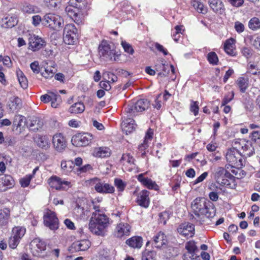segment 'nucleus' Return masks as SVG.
Here are the masks:
<instances>
[{
    "mask_svg": "<svg viewBox=\"0 0 260 260\" xmlns=\"http://www.w3.org/2000/svg\"><path fill=\"white\" fill-rule=\"evenodd\" d=\"M149 106V102L147 99H140L135 103L128 105L125 108L124 113L129 114L130 116H135L137 112L146 110Z\"/></svg>",
    "mask_w": 260,
    "mask_h": 260,
    "instance_id": "obj_6",
    "label": "nucleus"
},
{
    "mask_svg": "<svg viewBox=\"0 0 260 260\" xmlns=\"http://www.w3.org/2000/svg\"><path fill=\"white\" fill-rule=\"evenodd\" d=\"M78 3L79 4H76V7H74L72 6H68L65 8L66 13L69 16V17L72 19H74L75 16H77V14L78 13L77 11H78L77 8L83 9L86 7V5L84 3H83L82 5L80 4V3L78 2Z\"/></svg>",
    "mask_w": 260,
    "mask_h": 260,
    "instance_id": "obj_27",
    "label": "nucleus"
},
{
    "mask_svg": "<svg viewBox=\"0 0 260 260\" xmlns=\"http://www.w3.org/2000/svg\"><path fill=\"white\" fill-rule=\"evenodd\" d=\"M48 184L50 186L56 190H64L66 187H69L70 182L67 181H62L61 179L57 176H52L48 179Z\"/></svg>",
    "mask_w": 260,
    "mask_h": 260,
    "instance_id": "obj_15",
    "label": "nucleus"
},
{
    "mask_svg": "<svg viewBox=\"0 0 260 260\" xmlns=\"http://www.w3.org/2000/svg\"><path fill=\"white\" fill-rule=\"evenodd\" d=\"M85 110V107L82 103H76L72 105L69 108V111L71 113L78 114L82 113Z\"/></svg>",
    "mask_w": 260,
    "mask_h": 260,
    "instance_id": "obj_37",
    "label": "nucleus"
},
{
    "mask_svg": "<svg viewBox=\"0 0 260 260\" xmlns=\"http://www.w3.org/2000/svg\"><path fill=\"white\" fill-rule=\"evenodd\" d=\"M234 93L233 91L229 92L227 94L222 100L221 106H225L226 104L230 102L234 98Z\"/></svg>",
    "mask_w": 260,
    "mask_h": 260,
    "instance_id": "obj_53",
    "label": "nucleus"
},
{
    "mask_svg": "<svg viewBox=\"0 0 260 260\" xmlns=\"http://www.w3.org/2000/svg\"><path fill=\"white\" fill-rule=\"evenodd\" d=\"M156 253L152 251H145L143 252L142 260H155Z\"/></svg>",
    "mask_w": 260,
    "mask_h": 260,
    "instance_id": "obj_46",
    "label": "nucleus"
},
{
    "mask_svg": "<svg viewBox=\"0 0 260 260\" xmlns=\"http://www.w3.org/2000/svg\"><path fill=\"white\" fill-rule=\"evenodd\" d=\"M153 136V130L151 128H149L145 137L144 142L141 144V147L146 149L148 147V144L152 140Z\"/></svg>",
    "mask_w": 260,
    "mask_h": 260,
    "instance_id": "obj_41",
    "label": "nucleus"
},
{
    "mask_svg": "<svg viewBox=\"0 0 260 260\" xmlns=\"http://www.w3.org/2000/svg\"><path fill=\"white\" fill-rule=\"evenodd\" d=\"M10 216V210L5 208L0 210V224L1 225H6L9 221Z\"/></svg>",
    "mask_w": 260,
    "mask_h": 260,
    "instance_id": "obj_33",
    "label": "nucleus"
},
{
    "mask_svg": "<svg viewBox=\"0 0 260 260\" xmlns=\"http://www.w3.org/2000/svg\"><path fill=\"white\" fill-rule=\"evenodd\" d=\"M42 24L51 29L59 31L63 25V20L59 15L49 13L44 16Z\"/></svg>",
    "mask_w": 260,
    "mask_h": 260,
    "instance_id": "obj_4",
    "label": "nucleus"
},
{
    "mask_svg": "<svg viewBox=\"0 0 260 260\" xmlns=\"http://www.w3.org/2000/svg\"><path fill=\"white\" fill-rule=\"evenodd\" d=\"M114 184L119 191H123L126 185L121 179L117 178L115 179Z\"/></svg>",
    "mask_w": 260,
    "mask_h": 260,
    "instance_id": "obj_49",
    "label": "nucleus"
},
{
    "mask_svg": "<svg viewBox=\"0 0 260 260\" xmlns=\"http://www.w3.org/2000/svg\"><path fill=\"white\" fill-rule=\"evenodd\" d=\"M207 59L210 64L213 65L217 64L218 58L217 54L214 52H211L208 54Z\"/></svg>",
    "mask_w": 260,
    "mask_h": 260,
    "instance_id": "obj_47",
    "label": "nucleus"
},
{
    "mask_svg": "<svg viewBox=\"0 0 260 260\" xmlns=\"http://www.w3.org/2000/svg\"><path fill=\"white\" fill-rule=\"evenodd\" d=\"M94 155L98 157H106L110 155V151L108 147H100L95 149Z\"/></svg>",
    "mask_w": 260,
    "mask_h": 260,
    "instance_id": "obj_34",
    "label": "nucleus"
},
{
    "mask_svg": "<svg viewBox=\"0 0 260 260\" xmlns=\"http://www.w3.org/2000/svg\"><path fill=\"white\" fill-rule=\"evenodd\" d=\"M131 226L126 223H120L115 230L114 234L117 238H121L124 236H128L130 233Z\"/></svg>",
    "mask_w": 260,
    "mask_h": 260,
    "instance_id": "obj_21",
    "label": "nucleus"
},
{
    "mask_svg": "<svg viewBox=\"0 0 260 260\" xmlns=\"http://www.w3.org/2000/svg\"><path fill=\"white\" fill-rule=\"evenodd\" d=\"M242 142L243 145L242 146V152H241V154L245 157L252 156L255 152L252 145L250 143L247 142L246 144L243 141Z\"/></svg>",
    "mask_w": 260,
    "mask_h": 260,
    "instance_id": "obj_31",
    "label": "nucleus"
},
{
    "mask_svg": "<svg viewBox=\"0 0 260 260\" xmlns=\"http://www.w3.org/2000/svg\"><path fill=\"white\" fill-rule=\"evenodd\" d=\"M59 4L58 0H52L49 3L46 4V6L50 9H55Z\"/></svg>",
    "mask_w": 260,
    "mask_h": 260,
    "instance_id": "obj_64",
    "label": "nucleus"
},
{
    "mask_svg": "<svg viewBox=\"0 0 260 260\" xmlns=\"http://www.w3.org/2000/svg\"><path fill=\"white\" fill-rule=\"evenodd\" d=\"M42 19L40 15H35L32 17V23L35 26H38Z\"/></svg>",
    "mask_w": 260,
    "mask_h": 260,
    "instance_id": "obj_62",
    "label": "nucleus"
},
{
    "mask_svg": "<svg viewBox=\"0 0 260 260\" xmlns=\"http://www.w3.org/2000/svg\"><path fill=\"white\" fill-rule=\"evenodd\" d=\"M77 29L73 24H67L63 30V41L66 44H74L77 39Z\"/></svg>",
    "mask_w": 260,
    "mask_h": 260,
    "instance_id": "obj_8",
    "label": "nucleus"
},
{
    "mask_svg": "<svg viewBox=\"0 0 260 260\" xmlns=\"http://www.w3.org/2000/svg\"><path fill=\"white\" fill-rule=\"evenodd\" d=\"M225 157L227 161L232 167L238 168L243 166L242 156L241 152H240V151L230 149L226 153Z\"/></svg>",
    "mask_w": 260,
    "mask_h": 260,
    "instance_id": "obj_7",
    "label": "nucleus"
},
{
    "mask_svg": "<svg viewBox=\"0 0 260 260\" xmlns=\"http://www.w3.org/2000/svg\"><path fill=\"white\" fill-rule=\"evenodd\" d=\"M16 74L20 86L23 89L26 88L28 86V81L23 73L18 69L16 71Z\"/></svg>",
    "mask_w": 260,
    "mask_h": 260,
    "instance_id": "obj_36",
    "label": "nucleus"
},
{
    "mask_svg": "<svg viewBox=\"0 0 260 260\" xmlns=\"http://www.w3.org/2000/svg\"><path fill=\"white\" fill-rule=\"evenodd\" d=\"M138 180L143 185L145 186L149 189H154L155 190L157 189L158 186L154 181H153L151 179L148 178H145L144 177V174H140L138 175Z\"/></svg>",
    "mask_w": 260,
    "mask_h": 260,
    "instance_id": "obj_26",
    "label": "nucleus"
},
{
    "mask_svg": "<svg viewBox=\"0 0 260 260\" xmlns=\"http://www.w3.org/2000/svg\"><path fill=\"white\" fill-rule=\"evenodd\" d=\"M126 114V117H124V119L121 123V127L123 131L127 135L136 128V124L135 123V121L131 118L134 116H130L129 114Z\"/></svg>",
    "mask_w": 260,
    "mask_h": 260,
    "instance_id": "obj_18",
    "label": "nucleus"
},
{
    "mask_svg": "<svg viewBox=\"0 0 260 260\" xmlns=\"http://www.w3.org/2000/svg\"><path fill=\"white\" fill-rule=\"evenodd\" d=\"M90 245V243L89 240H83L74 243L72 247L76 251H85L89 248Z\"/></svg>",
    "mask_w": 260,
    "mask_h": 260,
    "instance_id": "obj_28",
    "label": "nucleus"
},
{
    "mask_svg": "<svg viewBox=\"0 0 260 260\" xmlns=\"http://www.w3.org/2000/svg\"><path fill=\"white\" fill-rule=\"evenodd\" d=\"M52 144L54 148L59 152L62 151L66 147L64 138L60 133L56 134L53 136Z\"/></svg>",
    "mask_w": 260,
    "mask_h": 260,
    "instance_id": "obj_20",
    "label": "nucleus"
},
{
    "mask_svg": "<svg viewBox=\"0 0 260 260\" xmlns=\"http://www.w3.org/2000/svg\"><path fill=\"white\" fill-rule=\"evenodd\" d=\"M149 194L150 192L147 190H143L139 192L136 199L138 205L145 208H148L150 204Z\"/></svg>",
    "mask_w": 260,
    "mask_h": 260,
    "instance_id": "obj_19",
    "label": "nucleus"
},
{
    "mask_svg": "<svg viewBox=\"0 0 260 260\" xmlns=\"http://www.w3.org/2000/svg\"><path fill=\"white\" fill-rule=\"evenodd\" d=\"M2 26L5 28H12L15 26L17 23V20L16 18L12 17H6L3 19Z\"/></svg>",
    "mask_w": 260,
    "mask_h": 260,
    "instance_id": "obj_38",
    "label": "nucleus"
},
{
    "mask_svg": "<svg viewBox=\"0 0 260 260\" xmlns=\"http://www.w3.org/2000/svg\"><path fill=\"white\" fill-rule=\"evenodd\" d=\"M234 39L231 38L227 40L224 45V50L229 55L234 56L236 55V52L234 49Z\"/></svg>",
    "mask_w": 260,
    "mask_h": 260,
    "instance_id": "obj_30",
    "label": "nucleus"
},
{
    "mask_svg": "<svg viewBox=\"0 0 260 260\" xmlns=\"http://www.w3.org/2000/svg\"><path fill=\"white\" fill-rule=\"evenodd\" d=\"M93 139L92 135L89 133L78 134L72 137V142L77 147L88 145Z\"/></svg>",
    "mask_w": 260,
    "mask_h": 260,
    "instance_id": "obj_10",
    "label": "nucleus"
},
{
    "mask_svg": "<svg viewBox=\"0 0 260 260\" xmlns=\"http://www.w3.org/2000/svg\"><path fill=\"white\" fill-rule=\"evenodd\" d=\"M29 47L33 51H36L46 46L45 41L35 35H30L28 38Z\"/></svg>",
    "mask_w": 260,
    "mask_h": 260,
    "instance_id": "obj_14",
    "label": "nucleus"
},
{
    "mask_svg": "<svg viewBox=\"0 0 260 260\" xmlns=\"http://www.w3.org/2000/svg\"><path fill=\"white\" fill-rule=\"evenodd\" d=\"M208 189L211 191V192H218V193H220L221 192L222 190L221 188L219 186H217L214 183H212L209 185Z\"/></svg>",
    "mask_w": 260,
    "mask_h": 260,
    "instance_id": "obj_58",
    "label": "nucleus"
},
{
    "mask_svg": "<svg viewBox=\"0 0 260 260\" xmlns=\"http://www.w3.org/2000/svg\"><path fill=\"white\" fill-rule=\"evenodd\" d=\"M20 242V240L12 235L10 238L9 240V245L10 247L12 249L15 248Z\"/></svg>",
    "mask_w": 260,
    "mask_h": 260,
    "instance_id": "obj_52",
    "label": "nucleus"
},
{
    "mask_svg": "<svg viewBox=\"0 0 260 260\" xmlns=\"http://www.w3.org/2000/svg\"><path fill=\"white\" fill-rule=\"evenodd\" d=\"M199 103L198 102L192 101V103L190 105V109L192 112L195 116L197 115L199 112Z\"/></svg>",
    "mask_w": 260,
    "mask_h": 260,
    "instance_id": "obj_56",
    "label": "nucleus"
},
{
    "mask_svg": "<svg viewBox=\"0 0 260 260\" xmlns=\"http://www.w3.org/2000/svg\"><path fill=\"white\" fill-rule=\"evenodd\" d=\"M209 5L212 10L216 13L222 14L225 9L223 3L220 0H209Z\"/></svg>",
    "mask_w": 260,
    "mask_h": 260,
    "instance_id": "obj_25",
    "label": "nucleus"
},
{
    "mask_svg": "<svg viewBox=\"0 0 260 260\" xmlns=\"http://www.w3.org/2000/svg\"><path fill=\"white\" fill-rule=\"evenodd\" d=\"M74 163L72 161H62L61 164V168L67 172L72 171Z\"/></svg>",
    "mask_w": 260,
    "mask_h": 260,
    "instance_id": "obj_48",
    "label": "nucleus"
},
{
    "mask_svg": "<svg viewBox=\"0 0 260 260\" xmlns=\"http://www.w3.org/2000/svg\"><path fill=\"white\" fill-rule=\"evenodd\" d=\"M100 87L105 90H109L111 89V86L109 81H102L100 83Z\"/></svg>",
    "mask_w": 260,
    "mask_h": 260,
    "instance_id": "obj_63",
    "label": "nucleus"
},
{
    "mask_svg": "<svg viewBox=\"0 0 260 260\" xmlns=\"http://www.w3.org/2000/svg\"><path fill=\"white\" fill-rule=\"evenodd\" d=\"M99 54L107 61H117L119 60L120 54L117 51L113 45L103 40L99 47Z\"/></svg>",
    "mask_w": 260,
    "mask_h": 260,
    "instance_id": "obj_3",
    "label": "nucleus"
},
{
    "mask_svg": "<svg viewBox=\"0 0 260 260\" xmlns=\"http://www.w3.org/2000/svg\"><path fill=\"white\" fill-rule=\"evenodd\" d=\"M110 224L109 218L106 214L93 212L89 221V229L93 234L103 237Z\"/></svg>",
    "mask_w": 260,
    "mask_h": 260,
    "instance_id": "obj_1",
    "label": "nucleus"
},
{
    "mask_svg": "<svg viewBox=\"0 0 260 260\" xmlns=\"http://www.w3.org/2000/svg\"><path fill=\"white\" fill-rule=\"evenodd\" d=\"M25 228L22 226H16L12 230V235L20 240L25 233Z\"/></svg>",
    "mask_w": 260,
    "mask_h": 260,
    "instance_id": "obj_40",
    "label": "nucleus"
},
{
    "mask_svg": "<svg viewBox=\"0 0 260 260\" xmlns=\"http://www.w3.org/2000/svg\"><path fill=\"white\" fill-rule=\"evenodd\" d=\"M91 183L94 185L95 190L99 193H112L114 191V187L98 178L91 180Z\"/></svg>",
    "mask_w": 260,
    "mask_h": 260,
    "instance_id": "obj_9",
    "label": "nucleus"
},
{
    "mask_svg": "<svg viewBox=\"0 0 260 260\" xmlns=\"http://www.w3.org/2000/svg\"><path fill=\"white\" fill-rule=\"evenodd\" d=\"M216 182L222 185H230V180H233L234 176L223 167L215 168L212 173Z\"/></svg>",
    "mask_w": 260,
    "mask_h": 260,
    "instance_id": "obj_5",
    "label": "nucleus"
},
{
    "mask_svg": "<svg viewBox=\"0 0 260 260\" xmlns=\"http://www.w3.org/2000/svg\"><path fill=\"white\" fill-rule=\"evenodd\" d=\"M247 74L256 75L260 73V72L258 71L257 67L253 64H248L247 65Z\"/></svg>",
    "mask_w": 260,
    "mask_h": 260,
    "instance_id": "obj_50",
    "label": "nucleus"
},
{
    "mask_svg": "<svg viewBox=\"0 0 260 260\" xmlns=\"http://www.w3.org/2000/svg\"><path fill=\"white\" fill-rule=\"evenodd\" d=\"M30 67L34 73L38 74L40 72V67L38 61H34L31 63Z\"/></svg>",
    "mask_w": 260,
    "mask_h": 260,
    "instance_id": "obj_60",
    "label": "nucleus"
},
{
    "mask_svg": "<svg viewBox=\"0 0 260 260\" xmlns=\"http://www.w3.org/2000/svg\"><path fill=\"white\" fill-rule=\"evenodd\" d=\"M185 248L187 251L183 255L182 257L184 260H194L199 258V256L196 254L198 247L194 241L186 242Z\"/></svg>",
    "mask_w": 260,
    "mask_h": 260,
    "instance_id": "obj_11",
    "label": "nucleus"
},
{
    "mask_svg": "<svg viewBox=\"0 0 260 260\" xmlns=\"http://www.w3.org/2000/svg\"><path fill=\"white\" fill-rule=\"evenodd\" d=\"M251 138L252 141L260 145V131H253L251 134Z\"/></svg>",
    "mask_w": 260,
    "mask_h": 260,
    "instance_id": "obj_51",
    "label": "nucleus"
},
{
    "mask_svg": "<svg viewBox=\"0 0 260 260\" xmlns=\"http://www.w3.org/2000/svg\"><path fill=\"white\" fill-rule=\"evenodd\" d=\"M242 55L246 58H249L252 56L251 50L247 47H243L241 49Z\"/></svg>",
    "mask_w": 260,
    "mask_h": 260,
    "instance_id": "obj_59",
    "label": "nucleus"
},
{
    "mask_svg": "<svg viewBox=\"0 0 260 260\" xmlns=\"http://www.w3.org/2000/svg\"><path fill=\"white\" fill-rule=\"evenodd\" d=\"M192 5L193 7L199 12L202 14L207 13V9L204 8V5L202 3L198 1H192Z\"/></svg>",
    "mask_w": 260,
    "mask_h": 260,
    "instance_id": "obj_43",
    "label": "nucleus"
},
{
    "mask_svg": "<svg viewBox=\"0 0 260 260\" xmlns=\"http://www.w3.org/2000/svg\"><path fill=\"white\" fill-rule=\"evenodd\" d=\"M8 106L12 112H17L22 108V101L17 96H12L9 99Z\"/></svg>",
    "mask_w": 260,
    "mask_h": 260,
    "instance_id": "obj_23",
    "label": "nucleus"
},
{
    "mask_svg": "<svg viewBox=\"0 0 260 260\" xmlns=\"http://www.w3.org/2000/svg\"><path fill=\"white\" fill-rule=\"evenodd\" d=\"M25 123V118L20 115H16L14 118L13 126L17 129L18 127L23 126Z\"/></svg>",
    "mask_w": 260,
    "mask_h": 260,
    "instance_id": "obj_39",
    "label": "nucleus"
},
{
    "mask_svg": "<svg viewBox=\"0 0 260 260\" xmlns=\"http://www.w3.org/2000/svg\"><path fill=\"white\" fill-rule=\"evenodd\" d=\"M167 242L166 236L165 235L164 233L159 232L154 236L151 244L154 247L160 248L164 245L167 244Z\"/></svg>",
    "mask_w": 260,
    "mask_h": 260,
    "instance_id": "obj_22",
    "label": "nucleus"
},
{
    "mask_svg": "<svg viewBox=\"0 0 260 260\" xmlns=\"http://www.w3.org/2000/svg\"><path fill=\"white\" fill-rule=\"evenodd\" d=\"M120 161L123 164L126 162L131 165L134 164L135 159L129 153H125L122 155Z\"/></svg>",
    "mask_w": 260,
    "mask_h": 260,
    "instance_id": "obj_45",
    "label": "nucleus"
},
{
    "mask_svg": "<svg viewBox=\"0 0 260 260\" xmlns=\"http://www.w3.org/2000/svg\"><path fill=\"white\" fill-rule=\"evenodd\" d=\"M248 26L250 29L256 30L260 29V20L257 17H253L249 21Z\"/></svg>",
    "mask_w": 260,
    "mask_h": 260,
    "instance_id": "obj_42",
    "label": "nucleus"
},
{
    "mask_svg": "<svg viewBox=\"0 0 260 260\" xmlns=\"http://www.w3.org/2000/svg\"><path fill=\"white\" fill-rule=\"evenodd\" d=\"M15 181L9 175L0 174V191H5L14 186Z\"/></svg>",
    "mask_w": 260,
    "mask_h": 260,
    "instance_id": "obj_17",
    "label": "nucleus"
},
{
    "mask_svg": "<svg viewBox=\"0 0 260 260\" xmlns=\"http://www.w3.org/2000/svg\"><path fill=\"white\" fill-rule=\"evenodd\" d=\"M208 205H210L209 201H206L205 198H196L191 203V208L196 217L193 218L199 222V224H202L204 220L203 218L204 216L207 217H212L211 212L210 211Z\"/></svg>",
    "mask_w": 260,
    "mask_h": 260,
    "instance_id": "obj_2",
    "label": "nucleus"
},
{
    "mask_svg": "<svg viewBox=\"0 0 260 260\" xmlns=\"http://www.w3.org/2000/svg\"><path fill=\"white\" fill-rule=\"evenodd\" d=\"M142 243V238L138 236L133 237L126 241V244L134 248H140Z\"/></svg>",
    "mask_w": 260,
    "mask_h": 260,
    "instance_id": "obj_29",
    "label": "nucleus"
},
{
    "mask_svg": "<svg viewBox=\"0 0 260 260\" xmlns=\"http://www.w3.org/2000/svg\"><path fill=\"white\" fill-rule=\"evenodd\" d=\"M46 246L45 242L38 238L34 239L30 243L31 252L36 256H41L42 252L46 249Z\"/></svg>",
    "mask_w": 260,
    "mask_h": 260,
    "instance_id": "obj_13",
    "label": "nucleus"
},
{
    "mask_svg": "<svg viewBox=\"0 0 260 260\" xmlns=\"http://www.w3.org/2000/svg\"><path fill=\"white\" fill-rule=\"evenodd\" d=\"M177 231L180 235L185 237H192L194 234V226L192 223L185 222L181 224Z\"/></svg>",
    "mask_w": 260,
    "mask_h": 260,
    "instance_id": "obj_16",
    "label": "nucleus"
},
{
    "mask_svg": "<svg viewBox=\"0 0 260 260\" xmlns=\"http://www.w3.org/2000/svg\"><path fill=\"white\" fill-rule=\"evenodd\" d=\"M251 43L256 49L260 50V37H252L251 39Z\"/></svg>",
    "mask_w": 260,
    "mask_h": 260,
    "instance_id": "obj_54",
    "label": "nucleus"
},
{
    "mask_svg": "<svg viewBox=\"0 0 260 260\" xmlns=\"http://www.w3.org/2000/svg\"><path fill=\"white\" fill-rule=\"evenodd\" d=\"M43 125V122L42 120L39 118L34 117L31 119L29 126L32 131H36L42 128Z\"/></svg>",
    "mask_w": 260,
    "mask_h": 260,
    "instance_id": "obj_35",
    "label": "nucleus"
},
{
    "mask_svg": "<svg viewBox=\"0 0 260 260\" xmlns=\"http://www.w3.org/2000/svg\"><path fill=\"white\" fill-rule=\"evenodd\" d=\"M54 74V72L51 69L47 68L44 72L42 73V76L46 79L52 78Z\"/></svg>",
    "mask_w": 260,
    "mask_h": 260,
    "instance_id": "obj_55",
    "label": "nucleus"
},
{
    "mask_svg": "<svg viewBox=\"0 0 260 260\" xmlns=\"http://www.w3.org/2000/svg\"><path fill=\"white\" fill-rule=\"evenodd\" d=\"M234 27L236 30L239 33L243 32L244 30V25L239 21H236L235 22Z\"/></svg>",
    "mask_w": 260,
    "mask_h": 260,
    "instance_id": "obj_61",
    "label": "nucleus"
},
{
    "mask_svg": "<svg viewBox=\"0 0 260 260\" xmlns=\"http://www.w3.org/2000/svg\"><path fill=\"white\" fill-rule=\"evenodd\" d=\"M37 8L30 4H25L22 8V11L28 14H32L37 12Z\"/></svg>",
    "mask_w": 260,
    "mask_h": 260,
    "instance_id": "obj_44",
    "label": "nucleus"
},
{
    "mask_svg": "<svg viewBox=\"0 0 260 260\" xmlns=\"http://www.w3.org/2000/svg\"><path fill=\"white\" fill-rule=\"evenodd\" d=\"M121 45L124 49V51L131 54H133L134 51L132 47L126 42H122Z\"/></svg>",
    "mask_w": 260,
    "mask_h": 260,
    "instance_id": "obj_57",
    "label": "nucleus"
},
{
    "mask_svg": "<svg viewBox=\"0 0 260 260\" xmlns=\"http://www.w3.org/2000/svg\"><path fill=\"white\" fill-rule=\"evenodd\" d=\"M236 83L240 92L244 93L249 87V79L248 78L240 77L237 80Z\"/></svg>",
    "mask_w": 260,
    "mask_h": 260,
    "instance_id": "obj_32",
    "label": "nucleus"
},
{
    "mask_svg": "<svg viewBox=\"0 0 260 260\" xmlns=\"http://www.w3.org/2000/svg\"><path fill=\"white\" fill-rule=\"evenodd\" d=\"M45 225L51 230H56L58 228V219L54 212L48 211L44 215Z\"/></svg>",
    "mask_w": 260,
    "mask_h": 260,
    "instance_id": "obj_12",
    "label": "nucleus"
},
{
    "mask_svg": "<svg viewBox=\"0 0 260 260\" xmlns=\"http://www.w3.org/2000/svg\"><path fill=\"white\" fill-rule=\"evenodd\" d=\"M34 141L42 149L47 150L50 147L49 140L46 136L37 135L34 137Z\"/></svg>",
    "mask_w": 260,
    "mask_h": 260,
    "instance_id": "obj_24",
    "label": "nucleus"
}]
</instances>
